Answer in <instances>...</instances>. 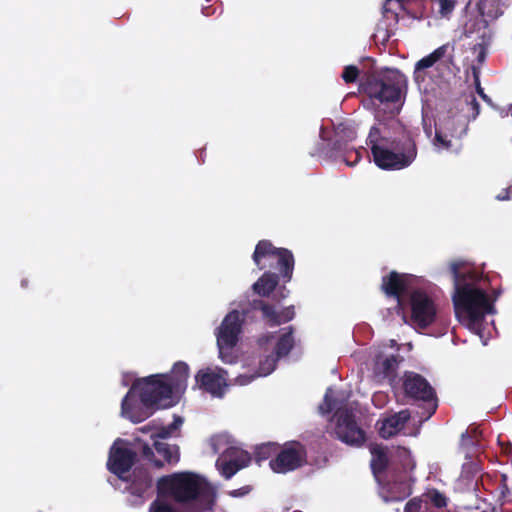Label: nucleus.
I'll return each instance as SVG.
<instances>
[{"mask_svg": "<svg viewBox=\"0 0 512 512\" xmlns=\"http://www.w3.org/2000/svg\"><path fill=\"white\" fill-rule=\"evenodd\" d=\"M367 145L374 163L382 170H401L417 157V145L412 133L395 118L372 126Z\"/></svg>", "mask_w": 512, "mask_h": 512, "instance_id": "1", "label": "nucleus"}, {"mask_svg": "<svg viewBox=\"0 0 512 512\" xmlns=\"http://www.w3.org/2000/svg\"><path fill=\"white\" fill-rule=\"evenodd\" d=\"M176 403L162 375L153 374L133 381L122 399L121 413L133 423H140L156 410L170 408Z\"/></svg>", "mask_w": 512, "mask_h": 512, "instance_id": "2", "label": "nucleus"}, {"mask_svg": "<svg viewBox=\"0 0 512 512\" xmlns=\"http://www.w3.org/2000/svg\"><path fill=\"white\" fill-rule=\"evenodd\" d=\"M461 264L453 262L450 271L454 281L452 296L455 312L458 316L467 319L469 329L480 333L484 318L487 314H494L495 308L487 293L467 280H475L476 273L460 271Z\"/></svg>", "mask_w": 512, "mask_h": 512, "instance_id": "3", "label": "nucleus"}, {"mask_svg": "<svg viewBox=\"0 0 512 512\" xmlns=\"http://www.w3.org/2000/svg\"><path fill=\"white\" fill-rule=\"evenodd\" d=\"M159 495L169 496L178 503L195 502L196 512L211 510L215 501L213 487L192 472H179L162 476L157 481Z\"/></svg>", "mask_w": 512, "mask_h": 512, "instance_id": "4", "label": "nucleus"}, {"mask_svg": "<svg viewBox=\"0 0 512 512\" xmlns=\"http://www.w3.org/2000/svg\"><path fill=\"white\" fill-rule=\"evenodd\" d=\"M405 79L398 71L366 74L360 82V91L381 104H400Z\"/></svg>", "mask_w": 512, "mask_h": 512, "instance_id": "5", "label": "nucleus"}, {"mask_svg": "<svg viewBox=\"0 0 512 512\" xmlns=\"http://www.w3.org/2000/svg\"><path fill=\"white\" fill-rule=\"evenodd\" d=\"M253 262L260 269L277 270L284 283L292 279L294 256L286 248H277L270 240H260L252 255Z\"/></svg>", "mask_w": 512, "mask_h": 512, "instance_id": "6", "label": "nucleus"}, {"mask_svg": "<svg viewBox=\"0 0 512 512\" xmlns=\"http://www.w3.org/2000/svg\"><path fill=\"white\" fill-rule=\"evenodd\" d=\"M307 463L305 445L299 441H288L279 446L277 455L269 461V466L275 473L286 474L305 466Z\"/></svg>", "mask_w": 512, "mask_h": 512, "instance_id": "7", "label": "nucleus"}, {"mask_svg": "<svg viewBox=\"0 0 512 512\" xmlns=\"http://www.w3.org/2000/svg\"><path fill=\"white\" fill-rule=\"evenodd\" d=\"M403 390L407 397L428 404V416H432L437 409V396L435 389L422 375L406 371L403 376Z\"/></svg>", "mask_w": 512, "mask_h": 512, "instance_id": "8", "label": "nucleus"}, {"mask_svg": "<svg viewBox=\"0 0 512 512\" xmlns=\"http://www.w3.org/2000/svg\"><path fill=\"white\" fill-rule=\"evenodd\" d=\"M411 320L420 329H426L436 321L437 308L434 300L424 291L414 290L409 296Z\"/></svg>", "mask_w": 512, "mask_h": 512, "instance_id": "9", "label": "nucleus"}, {"mask_svg": "<svg viewBox=\"0 0 512 512\" xmlns=\"http://www.w3.org/2000/svg\"><path fill=\"white\" fill-rule=\"evenodd\" d=\"M335 434L343 443L361 447L366 441L365 431L357 424L355 414L348 409L336 412Z\"/></svg>", "mask_w": 512, "mask_h": 512, "instance_id": "10", "label": "nucleus"}, {"mask_svg": "<svg viewBox=\"0 0 512 512\" xmlns=\"http://www.w3.org/2000/svg\"><path fill=\"white\" fill-rule=\"evenodd\" d=\"M311 156L324 157L326 159L341 158L348 166H355L361 159L360 151L346 142L343 137L334 136L331 143H319Z\"/></svg>", "mask_w": 512, "mask_h": 512, "instance_id": "11", "label": "nucleus"}, {"mask_svg": "<svg viewBox=\"0 0 512 512\" xmlns=\"http://www.w3.org/2000/svg\"><path fill=\"white\" fill-rule=\"evenodd\" d=\"M242 318L237 310L229 312L223 319L217 333V345L220 357L224 360V349H232L242 332Z\"/></svg>", "mask_w": 512, "mask_h": 512, "instance_id": "12", "label": "nucleus"}, {"mask_svg": "<svg viewBox=\"0 0 512 512\" xmlns=\"http://www.w3.org/2000/svg\"><path fill=\"white\" fill-rule=\"evenodd\" d=\"M411 275L391 271L382 277L381 290L388 297H393L397 301V308L404 311L405 304L402 296L408 290Z\"/></svg>", "mask_w": 512, "mask_h": 512, "instance_id": "13", "label": "nucleus"}, {"mask_svg": "<svg viewBox=\"0 0 512 512\" xmlns=\"http://www.w3.org/2000/svg\"><path fill=\"white\" fill-rule=\"evenodd\" d=\"M137 461V453L125 447H112L109 453L107 467L111 473L124 479V474L129 472Z\"/></svg>", "mask_w": 512, "mask_h": 512, "instance_id": "14", "label": "nucleus"}, {"mask_svg": "<svg viewBox=\"0 0 512 512\" xmlns=\"http://www.w3.org/2000/svg\"><path fill=\"white\" fill-rule=\"evenodd\" d=\"M189 366L186 362L178 361L174 363L169 373H163L162 379L165 384L170 388V395L172 398L182 395L187 388V381L189 378Z\"/></svg>", "mask_w": 512, "mask_h": 512, "instance_id": "15", "label": "nucleus"}, {"mask_svg": "<svg viewBox=\"0 0 512 512\" xmlns=\"http://www.w3.org/2000/svg\"><path fill=\"white\" fill-rule=\"evenodd\" d=\"M411 414L408 409L380 418L376 422V429L379 436L383 439H389L397 435L410 420Z\"/></svg>", "mask_w": 512, "mask_h": 512, "instance_id": "16", "label": "nucleus"}, {"mask_svg": "<svg viewBox=\"0 0 512 512\" xmlns=\"http://www.w3.org/2000/svg\"><path fill=\"white\" fill-rule=\"evenodd\" d=\"M226 372L220 369L218 372L210 368L198 371L195 376L196 384L199 388L215 396H222L223 389L227 385L225 379Z\"/></svg>", "mask_w": 512, "mask_h": 512, "instance_id": "17", "label": "nucleus"}, {"mask_svg": "<svg viewBox=\"0 0 512 512\" xmlns=\"http://www.w3.org/2000/svg\"><path fill=\"white\" fill-rule=\"evenodd\" d=\"M227 453L229 456H234V458L222 462L218 460L216 465L221 475L226 479H230L240 469L249 465L251 457L247 452L237 449L228 450Z\"/></svg>", "mask_w": 512, "mask_h": 512, "instance_id": "18", "label": "nucleus"}, {"mask_svg": "<svg viewBox=\"0 0 512 512\" xmlns=\"http://www.w3.org/2000/svg\"><path fill=\"white\" fill-rule=\"evenodd\" d=\"M448 50H451L453 52L454 46L451 45L450 43H445V44L441 45L440 47H438L437 49H435L429 55H427V56L423 57L422 59H420L419 61H417L415 64V71H414L415 80L418 81L420 78V72L432 67L437 61H439L446 55Z\"/></svg>", "mask_w": 512, "mask_h": 512, "instance_id": "19", "label": "nucleus"}, {"mask_svg": "<svg viewBox=\"0 0 512 512\" xmlns=\"http://www.w3.org/2000/svg\"><path fill=\"white\" fill-rule=\"evenodd\" d=\"M280 274L265 271L262 276L253 284V290L261 297H269L276 289L280 281Z\"/></svg>", "mask_w": 512, "mask_h": 512, "instance_id": "20", "label": "nucleus"}, {"mask_svg": "<svg viewBox=\"0 0 512 512\" xmlns=\"http://www.w3.org/2000/svg\"><path fill=\"white\" fill-rule=\"evenodd\" d=\"M411 495V488L405 482H393L383 489L380 496L385 503L400 502Z\"/></svg>", "mask_w": 512, "mask_h": 512, "instance_id": "21", "label": "nucleus"}, {"mask_svg": "<svg viewBox=\"0 0 512 512\" xmlns=\"http://www.w3.org/2000/svg\"><path fill=\"white\" fill-rule=\"evenodd\" d=\"M455 124V119L452 117H447L439 127H436L435 131V139L434 144L437 147H441L443 149L451 148V140L448 139V134L445 131H449L450 136H454L453 126Z\"/></svg>", "mask_w": 512, "mask_h": 512, "instance_id": "22", "label": "nucleus"}, {"mask_svg": "<svg viewBox=\"0 0 512 512\" xmlns=\"http://www.w3.org/2000/svg\"><path fill=\"white\" fill-rule=\"evenodd\" d=\"M153 440V447L158 453L159 456H161L165 462L172 464L177 463L180 459V450L179 446L174 444H169L164 441H160L159 439H152Z\"/></svg>", "mask_w": 512, "mask_h": 512, "instance_id": "23", "label": "nucleus"}, {"mask_svg": "<svg viewBox=\"0 0 512 512\" xmlns=\"http://www.w3.org/2000/svg\"><path fill=\"white\" fill-rule=\"evenodd\" d=\"M152 486V478L148 471L139 470L133 472V480L130 491L136 496H142Z\"/></svg>", "mask_w": 512, "mask_h": 512, "instance_id": "24", "label": "nucleus"}, {"mask_svg": "<svg viewBox=\"0 0 512 512\" xmlns=\"http://www.w3.org/2000/svg\"><path fill=\"white\" fill-rule=\"evenodd\" d=\"M252 307L255 310H260L262 312L263 319L270 326H278L280 325V320L278 316V311H276L275 307L263 300H253Z\"/></svg>", "mask_w": 512, "mask_h": 512, "instance_id": "25", "label": "nucleus"}, {"mask_svg": "<svg viewBox=\"0 0 512 512\" xmlns=\"http://www.w3.org/2000/svg\"><path fill=\"white\" fill-rule=\"evenodd\" d=\"M400 8L411 18L421 19L425 13L426 0H397Z\"/></svg>", "mask_w": 512, "mask_h": 512, "instance_id": "26", "label": "nucleus"}, {"mask_svg": "<svg viewBox=\"0 0 512 512\" xmlns=\"http://www.w3.org/2000/svg\"><path fill=\"white\" fill-rule=\"evenodd\" d=\"M294 346L293 328L288 327V331L283 333L277 340L273 354L279 359L287 356Z\"/></svg>", "mask_w": 512, "mask_h": 512, "instance_id": "27", "label": "nucleus"}, {"mask_svg": "<svg viewBox=\"0 0 512 512\" xmlns=\"http://www.w3.org/2000/svg\"><path fill=\"white\" fill-rule=\"evenodd\" d=\"M372 459H371V469L375 475H379L383 473L388 467V456L384 448L376 446L371 449Z\"/></svg>", "mask_w": 512, "mask_h": 512, "instance_id": "28", "label": "nucleus"}, {"mask_svg": "<svg viewBox=\"0 0 512 512\" xmlns=\"http://www.w3.org/2000/svg\"><path fill=\"white\" fill-rule=\"evenodd\" d=\"M399 362L398 355H391L382 361H377L376 370L385 378H393L396 375Z\"/></svg>", "mask_w": 512, "mask_h": 512, "instance_id": "29", "label": "nucleus"}, {"mask_svg": "<svg viewBox=\"0 0 512 512\" xmlns=\"http://www.w3.org/2000/svg\"><path fill=\"white\" fill-rule=\"evenodd\" d=\"M183 423V419L180 416L174 415L173 422L168 426H161L156 429L155 433L151 434V439H167L171 437L175 431H177Z\"/></svg>", "mask_w": 512, "mask_h": 512, "instance_id": "30", "label": "nucleus"}, {"mask_svg": "<svg viewBox=\"0 0 512 512\" xmlns=\"http://www.w3.org/2000/svg\"><path fill=\"white\" fill-rule=\"evenodd\" d=\"M278 360L279 358L273 353L267 355L264 359L260 360L256 374L251 376L250 380L255 377H262L271 374L275 370Z\"/></svg>", "mask_w": 512, "mask_h": 512, "instance_id": "31", "label": "nucleus"}, {"mask_svg": "<svg viewBox=\"0 0 512 512\" xmlns=\"http://www.w3.org/2000/svg\"><path fill=\"white\" fill-rule=\"evenodd\" d=\"M279 446L277 443H265L258 446L255 450V459L257 462H261L267 459H272L276 457L277 452L279 450Z\"/></svg>", "mask_w": 512, "mask_h": 512, "instance_id": "32", "label": "nucleus"}, {"mask_svg": "<svg viewBox=\"0 0 512 512\" xmlns=\"http://www.w3.org/2000/svg\"><path fill=\"white\" fill-rule=\"evenodd\" d=\"M135 441L140 445L141 455L144 459L152 462L157 468H162L164 466V463L161 460L155 458L154 451L148 443L139 438H136Z\"/></svg>", "mask_w": 512, "mask_h": 512, "instance_id": "33", "label": "nucleus"}, {"mask_svg": "<svg viewBox=\"0 0 512 512\" xmlns=\"http://www.w3.org/2000/svg\"><path fill=\"white\" fill-rule=\"evenodd\" d=\"M336 409H338L337 400L332 396V389L328 388L324 395L323 402L319 406V410L323 415H326Z\"/></svg>", "mask_w": 512, "mask_h": 512, "instance_id": "34", "label": "nucleus"}, {"mask_svg": "<svg viewBox=\"0 0 512 512\" xmlns=\"http://www.w3.org/2000/svg\"><path fill=\"white\" fill-rule=\"evenodd\" d=\"M508 477L506 474L500 475V481L498 484V501L501 505L509 502V496H510V489L507 484Z\"/></svg>", "mask_w": 512, "mask_h": 512, "instance_id": "35", "label": "nucleus"}, {"mask_svg": "<svg viewBox=\"0 0 512 512\" xmlns=\"http://www.w3.org/2000/svg\"><path fill=\"white\" fill-rule=\"evenodd\" d=\"M425 496L427 499L436 507V508H444L447 506V498L443 493H441L437 489L429 490Z\"/></svg>", "mask_w": 512, "mask_h": 512, "instance_id": "36", "label": "nucleus"}, {"mask_svg": "<svg viewBox=\"0 0 512 512\" xmlns=\"http://www.w3.org/2000/svg\"><path fill=\"white\" fill-rule=\"evenodd\" d=\"M335 135L340 136L341 138L346 140V142H353L356 139V131L354 128L350 126H346L343 124H340L336 130Z\"/></svg>", "mask_w": 512, "mask_h": 512, "instance_id": "37", "label": "nucleus"}, {"mask_svg": "<svg viewBox=\"0 0 512 512\" xmlns=\"http://www.w3.org/2000/svg\"><path fill=\"white\" fill-rule=\"evenodd\" d=\"M502 0H480L478 8L482 14L492 16L494 9H498Z\"/></svg>", "mask_w": 512, "mask_h": 512, "instance_id": "38", "label": "nucleus"}, {"mask_svg": "<svg viewBox=\"0 0 512 512\" xmlns=\"http://www.w3.org/2000/svg\"><path fill=\"white\" fill-rule=\"evenodd\" d=\"M341 77L346 84L354 83L359 77V69L354 65H348L344 68Z\"/></svg>", "mask_w": 512, "mask_h": 512, "instance_id": "39", "label": "nucleus"}, {"mask_svg": "<svg viewBox=\"0 0 512 512\" xmlns=\"http://www.w3.org/2000/svg\"><path fill=\"white\" fill-rule=\"evenodd\" d=\"M398 457L401 458L402 466L405 471L412 470L414 468V463L411 458L410 451L406 448L399 447L397 449Z\"/></svg>", "mask_w": 512, "mask_h": 512, "instance_id": "40", "label": "nucleus"}, {"mask_svg": "<svg viewBox=\"0 0 512 512\" xmlns=\"http://www.w3.org/2000/svg\"><path fill=\"white\" fill-rule=\"evenodd\" d=\"M440 5L439 13L445 17L450 15L456 6V0H438Z\"/></svg>", "mask_w": 512, "mask_h": 512, "instance_id": "41", "label": "nucleus"}, {"mask_svg": "<svg viewBox=\"0 0 512 512\" xmlns=\"http://www.w3.org/2000/svg\"><path fill=\"white\" fill-rule=\"evenodd\" d=\"M149 512H175L173 507L163 501L155 500L151 503Z\"/></svg>", "mask_w": 512, "mask_h": 512, "instance_id": "42", "label": "nucleus"}, {"mask_svg": "<svg viewBox=\"0 0 512 512\" xmlns=\"http://www.w3.org/2000/svg\"><path fill=\"white\" fill-rule=\"evenodd\" d=\"M280 324L291 321L295 316L294 306H288L278 312Z\"/></svg>", "mask_w": 512, "mask_h": 512, "instance_id": "43", "label": "nucleus"}, {"mask_svg": "<svg viewBox=\"0 0 512 512\" xmlns=\"http://www.w3.org/2000/svg\"><path fill=\"white\" fill-rule=\"evenodd\" d=\"M422 502V499L419 497L410 499L404 507V512H420L422 508Z\"/></svg>", "mask_w": 512, "mask_h": 512, "instance_id": "44", "label": "nucleus"}, {"mask_svg": "<svg viewBox=\"0 0 512 512\" xmlns=\"http://www.w3.org/2000/svg\"><path fill=\"white\" fill-rule=\"evenodd\" d=\"M251 490H252L251 486L246 485V486H243V487H241L239 489H235V490L230 491L229 495L232 496V497H242V496H245L248 493H250Z\"/></svg>", "mask_w": 512, "mask_h": 512, "instance_id": "45", "label": "nucleus"}, {"mask_svg": "<svg viewBox=\"0 0 512 512\" xmlns=\"http://www.w3.org/2000/svg\"><path fill=\"white\" fill-rule=\"evenodd\" d=\"M274 338V335L273 334H267V335H264L262 336L261 338L258 339V345L260 347H264L266 344H268L272 339Z\"/></svg>", "mask_w": 512, "mask_h": 512, "instance_id": "46", "label": "nucleus"}, {"mask_svg": "<svg viewBox=\"0 0 512 512\" xmlns=\"http://www.w3.org/2000/svg\"><path fill=\"white\" fill-rule=\"evenodd\" d=\"M153 429H157L153 423H149L143 427H140L139 428V431L142 432V433H148L150 431H152Z\"/></svg>", "mask_w": 512, "mask_h": 512, "instance_id": "47", "label": "nucleus"}, {"mask_svg": "<svg viewBox=\"0 0 512 512\" xmlns=\"http://www.w3.org/2000/svg\"><path fill=\"white\" fill-rule=\"evenodd\" d=\"M202 13L205 16H210V15H213L215 13V9H213L211 7H203L202 8Z\"/></svg>", "mask_w": 512, "mask_h": 512, "instance_id": "48", "label": "nucleus"}, {"mask_svg": "<svg viewBox=\"0 0 512 512\" xmlns=\"http://www.w3.org/2000/svg\"><path fill=\"white\" fill-rule=\"evenodd\" d=\"M503 451L511 456V464H512V444L507 443L506 446H503Z\"/></svg>", "mask_w": 512, "mask_h": 512, "instance_id": "49", "label": "nucleus"}, {"mask_svg": "<svg viewBox=\"0 0 512 512\" xmlns=\"http://www.w3.org/2000/svg\"><path fill=\"white\" fill-rule=\"evenodd\" d=\"M477 92L478 94L483 98V99H486L487 96L486 94L484 93L483 89L480 87V85L478 84V87H477Z\"/></svg>", "mask_w": 512, "mask_h": 512, "instance_id": "50", "label": "nucleus"}, {"mask_svg": "<svg viewBox=\"0 0 512 512\" xmlns=\"http://www.w3.org/2000/svg\"><path fill=\"white\" fill-rule=\"evenodd\" d=\"M280 295H281V298H285L288 294V290L285 288V286H283L281 289H280Z\"/></svg>", "mask_w": 512, "mask_h": 512, "instance_id": "51", "label": "nucleus"}, {"mask_svg": "<svg viewBox=\"0 0 512 512\" xmlns=\"http://www.w3.org/2000/svg\"><path fill=\"white\" fill-rule=\"evenodd\" d=\"M497 199H499V200H507V199H509V196L507 195V193L505 195L501 194V195L497 196Z\"/></svg>", "mask_w": 512, "mask_h": 512, "instance_id": "52", "label": "nucleus"}, {"mask_svg": "<svg viewBox=\"0 0 512 512\" xmlns=\"http://www.w3.org/2000/svg\"><path fill=\"white\" fill-rule=\"evenodd\" d=\"M493 294H494V300H496V299L500 296V294H501V290H500V289H497V290H495V291L493 292Z\"/></svg>", "mask_w": 512, "mask_h": 512, "instance_id": "53", "label": "nucleus"}, {"mask_svg": "<svg viewBox=\"0 0 512 512\" xmlns=\"http://www.w3.org/2000/svg\"><path fill=\"white\" fill-rule=\"evenodd\" d=\"M21 285H22L23 287H26V286H27V281H26V280H23V281L21 282Z\"/></svg>", "mask_w": 512, "mask_h": 512, "instance_id": "54", "label": "nucleus"}, {"mask_svg": "<svg viewBox=\"0 0 512 512\" xmlns=\"http://www.w3.org/2000/svg\"><path fill=\"white\" fill-rule=\"evenodd\" d=\"M448 61H449V63H452V62H453V55H450V56H449Z\"/></svg>", "mask_w": 512, "mask_h": 512, "instance_id": "55", "label": "nucleus"}, {"mask_svg": "<svg viewBox=\"0 0 512 512\" xmlns=\"http://www.w3.org/2000/svg\"><path fill=\"white\" fill-rule=\"evenodd\" d=\"M426 133H427V135H430L431 134V128L426 129Z\"/></svg>", "mask_w": 512, "mask_h": 512, "instance_id": "56", "label": "nucleus"}, {"mask_svg": "<svg viewBox=\"0 0 512 512\" xmlns=\"http://www.w3.org/2000/svg\"><path fill=\"white\" fill-rule=\"evenodd\" d=\"M391 0H386V2H390Z\"/></svg>", "mask_w": 512, "mask_h": 512, "instance_id": "57", "label": "nucleus"}, {"mask_svg": "<svg viewBox=\"0 0 512 512\" xmlns=\"http://www.w3.org/2000/svg\"><path fill=\"white\" fill-rule=\"evenodd\" d=\"M511 115H512V106H511Z\"/></svg>", "mask_w": 512, "mask_h": 512, "instance_id": "58", "label": "nucleus"}]
</instances>
